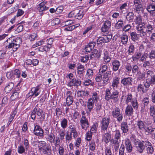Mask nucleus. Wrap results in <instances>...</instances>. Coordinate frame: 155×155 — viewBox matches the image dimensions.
Masks as SVG:
<instances>
[{
	"mask_svg": "<svg viewBox=\"0 0 155 155\" xmlns=\"http://www.w3.org/2000/svg\"><path fill=\"white\" fill-rule=\"evenodd\" d=\"M111 22L108 20L105 21L104 24L101 28L102 32H105L107 31L111 26Z\"/></svg>",
	"mask_w": 155,
	"mask_h": 155,
	"instance_id": "obj_24",
	"label": "nucleus"
},
{
	"mask_svg": "<svg viewBox=\"0 0 155 155\" xmlns=\"http://www.w3.org/2000/svg\"><path fill=\"white\" fill-rule=\"evenodd\" d=\"M137 126L140 130H143L145 127L143 122L141 120H138L137 124Z\"/></svg>",
	"mask_w": 155,
	"mask_h": 155,
	"instance_id": "obj_46",
	"label": "nucleus"
},
{
	"mask_svg": "<svg viewBox=\"0 0 155 155\" xmlns=\"http://www.w3.org/2000/svg\"><path fill=\"white\" fill-rule=\"evenodd\" d=\"M134 14L133 12H129L127 15L126 17V19L129 22H132L133 21L134 17Z\"/></svg>",
	"mask_w": 155,
	"mask_h": 155,
	"instance_id": "obj_38",
	"label": "nucleus"
},
{
	"mask_svg": "<svg viewBox=\"0 0 155 155\" xmlns=\"http://www.w3.org/2000/svg\"><path fill=\"white\" fill-rule=\"evenodd\" d=\"M146 9L150 15H152L155 11V4L151 3H148Z\"/></svg>",
	"mask_w": 155,
	"mask_h": 155,
	"instance_id": "obj_21",
	"label": "nucleus"
},
{
	"mask_svg": "<svg viewBox=\"0 0 155 155\" xmlns=\"http://www.w3.org/2000/svg\"><path fill=\"white\" fill-rule=\"evenodd\" d=\"M108 66L106 65H104L101 66L99 70V73L102 74L105 73L107 70Z\"/></svg>",
	"mask_w": 155,
	"mask_h": 155,
	"instance_id": "obj_50",
	"label": "nucleus"
},
{
	"mask_svg": "<svg viewBox=\"0 0 155 155\" xmlns=\"http://www.w3.org/2000/svg\"><path fill=\"white\" fill-rule=\"evenodd\" d=\"M89 58V56L88 55H85L84 56L81 57L80 60L81 62L86 63H87Z\"/></svg>",
	"mask_w": 155,
	"mask_h": 155,
	"instance_id": "obj_59",
	"label": "nucleus"
},
{
	"mask_svg": "<svg viewBox=\"0 0 155 155\" xmlns=\"http://www.w3.org/2000/svg\"><path fill=\"white\" fill-rule=\"evenodd\" d=\"M46 139L51 143H53L54 142L55 136L53 134H48L47 135Z\"/></svg>",
	"mask_w": 155,
	"mask_h": 155,
	"instance_id": "obj_40",
	"label": "nucleus"
},
{
	"mask_svg": "<svg viewBox=\"0 0 155 155\" xmlns=\"http://www.w3.org/2000/svg\"><path fill=\"white\" fill-rule=\"evenodd\" d=\"M81 84V81L78 79L73 78L68 83L67 85L69 87L80 86Z\"/></svg>",
	"mask_w": 155,
	"mask_h": 155,
	"instance_id": "obj_14",
	"label": "nucleus"
},
{
	"mask_svg": "<svg viewBox=\"0 0 155 155\" xmlns=\"http://www.w3.org/2000/svg\"><path fill=\"white\" fill-rule=\"evenodd\" d=\"M110 119L109 117H103L100 121L101 132L107 131L110 123Z\"/></svg>",
	"mask_w": 155,
	"mask_h": 155,
	"instance_id": "obj_6",
	"label": "nucleus"
},
{
	"mask_svg": "<svg viewBox=\"0 0 155 155\" xmlns=\"http://www.w3.org/2000/svg\"><path fill=\"white\" fill-rule=\"evenodd\" d=\"M91 98H92L94 102L95 103L96 102H97L99 99L97 93L96 92H93L92 93V97Z\"/></svg>",
	"mask_w": 155,
	"mask_h": 155,
	"instance_id": "obj_56",
	"label": "nucleus"
},
{
	"mask_svg": "<svg viewBox=\"0 0 155 155\" xmlns=\"http://www.w3.org/2000/svg\"><path fill=\"white\" fill-rule=\"evenodd\" d=\"M146 75L147 79L150 78L151 77L155 74V73L152 71H146Z\"/></svg>",
	"mask_w": 155,
	"mask_h": 155,
	"instance_id": "obj_58",
	"label": "nucleus"
},
{
	"mask_svg": "<svg viewBox=\"0 0 155 155\" xmlns=\"http://www.w3.org/2000/svg\"><path fill=\"white\" fill-rule=\"evenodd\" d=\"M15 45L14 43L12 41L11 42L9 43L8 45L6 46V48H7L8 49H10L12 48L13 51H16L18 48L15 47Z\"/></svg>",
	"mask_w": 155,
	"mask_h": 155,
	"instance_id": "obj_51",
	"label": "nucleus"
},
{
	"mask_svg": "<svg viewBox=\"0 0 155 155\" xmlns=\"http://www.w3.org/2000/svg\"><path fill=\"white\" fill-rule=\"evenodd\" d=\"M61 126L62 128L64 129L66 128L68 126V120L67 119L63 118L61 119L60 122Z\"/></svg>",
	"mask_w": 155,
	"mask_h": 155,
	"instance_id": "obj_37",
	"label": "nucleus"
},
{
	"mask_svg": "<svg viewBox=\"0 0 155 155\" xmlns=\"http://www.w3.org/2000/svg\"><path fill=\"white\" fill-rule=\"evenodd\" d=\"M141 52L138 51L136 52L132 57L133 61H136L139 58H141Z\"/></svg>",
	"mask_w": 155,
	"mask_h": 155,
	"instance_id": "obj_41",
	"label": "nucleus"
},
{
	"mask_svg": "<svg viewBox=\"0 0 155 155\" xmlns=\"http://www.w3.org/2000/svg\"><path fill=\"white\" fill-rule=\"evenodd\" d=\"M33 133L36 135L40 137L43 136L44 131L41 127L38 125H34Z\"/></svg>",
	"mask_w": 155,
	"mask_h": 155,
	"instance_id": "obj_9",
	"label": "nucleus"
},
{
	"mask_svg": "<svg viewBox=\"0 0 155 155\" xmlns=\"http://www.w3.org/2000/svg\"><path fill=\"white\" fill-rule=\"evenodd\" d=\"M96 144L94 140H92L89 144V149L91 151H94L95 149Z\"/></svg>",
	"mask_w": 155,
	"mask_h": 155,
	"instance_id": "obj_52",
	"label": "nucleus"
},
{
	"mask_svg": "<svg viewBox=\"0 0 155 155\" xmlns=\"http://www.w3.org/2000/svg\"><path fill=\"white\" fill-rule=\"evenodd\" d=\"M112 70L113 72H116L119 70L120 66V62L116 59L112 60L111 61Z\"/></svg>",
	"mask_w": 155,
	"mask_h": 155,
	"instance_id": "obj_13",
	"label": "nucleus"
},
{
	"mask_svg": "<svg viewBox=\"0 0 155 155\" xmlns=\"http://www.w3.org/2000/svg\"><path fill=\"white\" fill-rule=\"evenodd\" d=\"M112 35H108L104 36V39L105 43H108L110 42L111 39Z\"/></svg>",
	"mask_w": 155,
	"mask_h": 155,
	"instance_id": "obj_61",
	"label": "nucleus"
},
{
	"mask_svg": "<svg viewBox=\"0 0 155 155\" xmlns=\"http://www.w3.org/2000/svg\"><path fill=\"white\" fill-rule=\"evenodd\" d=\"M146 144V147H147L146 150L148 154H152L154 151V149L151 143L147 140V142Z\"/></svg>",
	"mask_w": 155,
	"mask_h": 155,
	"instance_id": "obj_28",
	"label": "nucleus"
},
{
	"mask_svg": "<svg viewBox=\"0 0 155 155\" xmlns=\"http://www.w3.org/2000/svg\"><path fill=\"white\" fill-rule=\"evenodd\" d=\"M102 105L100 102H98L95 104L94 111L97 114L100 113L102 110Z\"/></svg>",
	"mask_w": 155,
	"mask_h": 155,
	"instance_id": "obj_34",
	"label": "nucleus"
},
{
	"mask_svg": "<svg viewBox=\"0 0 155 155\" xmlns=\"http://www.w3.org/2000/svg\"><path fill=\"white\" fill-rule=\"evenodd\" d=\"M146 73L140 71H138L137 74V80L143 81L145 78Z\"/></svg>",
	"mask_w": 155,
	"mask_h": 155,
	"instance_id": "obj_31",
	"label": "nucleus"
},
{
	"mask_svg": "<svg viewBox=\"0 0 155 155\" xmlns=\"http://www.w3.org/2000/svg\"><path fill=\"white\" fill-rule=\"evenodd\" d=\"M103 131V132H101L102 134V140L103 141L105 142L106 144H107L109 143L111 138L110 132L109 131L107 132V131Z\"/></svg>",
	"mask_w": 155,
	"mask_h": 155,
	"instance_id": "obj_8",
	"label": "nucleus"
},
{
	"mask_svg": "<svg viewBox=\"0 0 155 155\" xmlns=\"http://www.w3.org/2000/svg\"><path fill=\"white\" fill-rule=\"evenodd\" d=\"M50 47L46 45L42 46L40 47L39 51H45L47 52L49 50Z\"/></svg>",
	"mask_w": 155,
	"mask_h": 155,
	"instance_id": "obj_54",
	"label": "nucleus"
},
{
	"mask_svg": "<svg viewBox=\"0 0 155 155\" xmlns=\"http://www.w3.org/2000/svg\"><path fill=\"white\" fill-rule=\"evenodd\" d=\"M42 88L40 85L37 86L35 87H32L27 96L28 98L35 97L40 94Z\"/></svg>",
	"mask_w": 155,
	"mask_h": 155,
	"instance_id": "obj_3",
	"label": "nucleus"
},
{
	"mask_svg": "<svg viewBox=\"0 0 155 155\" xmlns=\"http://www.w3.org/2000/svg\"><path fill=\"white\" fill-rule=\"evenodd\" d=\"M121 129L124 134L127 133L128 131L129 127L127 122H123L121 123Z\"/></svg>",
	"mask_w": 155,
	"mask_h": 155,
	"instance_id": "obj_30",
	"label": "nucleus"
},
{
	"mask_svg": "<svg viewBox=\"0 0 155 155\" xmlns=\"http://www.w3.org/2000/svg\"><path fill=\"white\" fill-rule=\"evenodd\" d=\"M105 99L107 101L110 99L113 100L114 103L117 102L118 101L119 92L117 90H115L111 93L110 90L107 89L105 91Z\"/></svg>",
	"mask_w": 155,
	"mask_h": 155,
	"instance_id": "obj_2",
	"label": "nucleus"
},
{
	"mask_svg": "<svg viewBox=\"0 0 155 155\" xmlns=\"http://www.w3.org/2000/svg\"><path fill=\"white\" fill-rule=\"evenodd\" d=\"M46 2H42L38 5V10L39 12H42L45 11L47 10L49 7L46 6L45 4Z\"/></svg>",
	"mask_w": 155,
	"mask_h": 155,
	"instance_id": "obj_29",
	"label": "nucleus"
},
{
	"mask_svg": "<svg viewBox=\"0 0 155 155\" xmlns=\"http://www.w3.org/2000/svg\"><path fill=\"white\" fill-rule=\"evenodd\" d=\"M57 147L58 151L60 155H63L66 150L63 144H62L56 146Z\"/></svg>",
	"mask_w": 155,
	"mask_h": 155,
	"instance_id": "obj_32",
	"label": "nucleus"
},
{
	"mask_svg": "<svg viewBox=\"0 0 155 155\" xmlns=\"http://www.w3.org/2000/svg\"><path fill=\"white\" fill-rule=\"evenodd\" d=\"M14 78H20L21 75V71L19 69H16L14 71H12Z\"/></svg>",
	"mask_w": 155,
	"mask_h": 155,
	"instance_id": "obj_48",
	"label": "nucleus"
},
{
	"mask_svg": "<svg viewBox=\"0 0 155 155\" xmlns=\"http://www.w3.org/2000/svg\"><path fill=\"white\" fill-rule=\"evenodd\" d=\"M36 114L38 116H41L40 117V121H42L44 120L45 117V113L40 108H37Z\"/></svg>",
	"mask_w": 155,
	"mask_h": 155,
	"instance_id": "obj_25",
	"label": "nucleus"
},
{
	"mask_svg": "<svg viewBox=\"0 0 155 155\" xmlns=\"http://www.w3.org/2000/svg\"><path fill=\"white\" fill-rule=\"evenodd\" d=\"M135 48L134 45L131 44L129 47L128 52L129 54H132L134 52Z\"/></svg>",
	"mask_w": 155,
	"mask_h": 155,
	"instance_id": "obj_62",
	"label": "nucleus"
},
{
	"mask_svg": "<svg viewBox=\"0 0 155 155\" xmlns=\"http://www.w3.org/2000/svg\"><path fill=\"white\" fill-rule=\"evenodd\" d=\"M120 78L117 77H115L113 79L111 86L112 87L114 91L117 90V89L119 87V85L120 83Z\"/></svg>",
	"mask_w": 155,
	"mask_h": 155,
	"instance_id": "obj_17",
	"label": "nucleus"
},
{
	"mask_svg": "<svg viewBox=\"0 0 155 155\" xmlns=\"http://www.w3.org/2000/svg\"><path fill=\"white\" fill-rule=\"evenodd\" d=\"M111 72L112 71L110 69H109V71L102 74V75L103 76L102 80L104 83H107L108 81L111 79Z\"/></svg>",
	"mask_w": 155,
	"mask_h": 155,
	"instance_id": "obj_12",
	"label": "nucleus"
},
{
	"mask_svg": "<svg viewBox=\"0 0 155 155\" xmlns=\"http://www.w3.org/2000/svg\"><path fill=\"white\" fill-rule=\"evenodd\" d=\"M96 45V42L93 40L90 41L88 44L87 45L84 49L86 52H90L93 49Z\"/></svg>",
	"mask_w": 155,
	"mask_h": 155,
	"instance_id": "obj_19",
	"label": "nucleus"
},
{
	"mask_svg": "<svg viewBox=\"0 0 155 155\" xmlns=\"http://www.w3.org/2000/svg\"><path fill=\"white\" fill-rule=\"evenodd\" d=\"M41 149L39 151L42 152L43 154L45 155H51L52 153L51 147L50 145H47L44 148Z\"/></svg>",
	"mask_w": 155,
	"mask_h": 155,
	"instance_id": "obj_20",
	"label": "nucleus"
},
{
	"mask_svg": "<svg viewBox=\"0 0 155 155\" xmlns=\"http://www.w3.org/2000/svg\"><path fill=\"white\" fill-rule=\"evenodd\" d=\"M130 36L132 40L134 41H138L140 37L138 33L137 34L135 32H133L130 33Z\"/></svg>",
	"mask_w": 155,
	"mask_h": 155,
	"instance_id": "obj_35",
	"label": "nucleus"
},
{
	"mask_svg": "<svg viewBox=\"0 0 155 155\" xmlns=\"http://www.w3.org/2000/svg\"><path fill=\"white\" fill-rule=\"evenodd\" d=\"M102 74L101 73H99L98 72L96 75L95 78V80L97 82H99L101 81L103 77H102Z\"/></svg>",
	"mask_w": 155,
	"mask_h": 155,
	"instance_id": "obj_63",
	"label": "nucleus"
},
{
	"mask_svg": "<svg viewBox=\"0 0 155 155\" xmlns=\"http://www.w3.org/2000/svg\"><path fill=\"white\" fill-rule=\"evenodd\" d=\"M84 11L83 10H79L78 12L77 13L76 15H75L76 17H78L77 18V19H78L79 20L83 18L84 15Z\"/></svg>",
	"mask_w": 155,
	"mask_h": 155,
	"instance_id": "obj_53",
	"label": "nucleus"
},
{
	"mask_svg": "<svg viewBox=\"0 0 155 155\" xmlns=\"http://www.w3.org/2000/svg\"><path fill=\"white\" fill-rule=\"evenodd\" d=\"M147 140H142L140 143H139L137 145H136V147L137 150L140 153H142L144 150L145 147H146Z\"/></svg>",
	"mask_w": 155,
	"mask_h": 155,
	"instance_id": "obj_10",
	"label": "nucleus"
},
{
	"mask_svg": "<svg viewBox=\"0 0 155 155\" xmlns=\"http://www.w3.org/2000/svg\"><path fill=\"white\" fill-rule=\"evenodd\" d=\"M122 98L125 99V103L127 104H129L130 103L134 109H137L139 106V104L137 101V99L136 97H134L131 93H128L125 96L124 95L122 96Z\"/></svg>",
	"mask_w": 155,
	"mask_h": 155,
	"instance_id": "obj_1",
	"label": "nucleus"
},
{
	"mask_svg": "<svg viewBox=\"0 0 155 155\" xmlns=\"http://www.w3.org/2000/svg\"><path fill=\"white\" fill-rule=\"evenodd\" d=\"M143 27H145V29L147 31V35H148V37H149L153 30V25L148 22L147 23H145V25H144Z\"/></svg>",
	"mask_w": 155,
	"mask_h": 155,
	"instance_id": "obj_26",
	"label": "nucleus"
},
{
	"mask_svg": "<svg viewBox=\"0 0 155 155\" xmlns=\"http://www.w3.org/2000/svg\"><path fill=\"white\" fill-rule=\"evenodd\" d=\"M11 41L14 43L15 45V47L18 48L20 47V44L21 43V39L20 37H17L11 40Z\"/></svg>",
	"mask_w": 155,
	"mask_h": 155,
	"instance_id": "obj_33",
	"label": "nucleus"
},
{
	"mask_svg": "<svg viewBox=\"0 0 155 155\" xmlns=\"http://www.w3.org/2000/svg\"><path fill=\"white\" fill-rule=\"evenodd\" d=\"M80 125L82 129L87 130L89 127V122L88 119L85 117H82L80 121Z\"/></svg>",
	"mask_w": 155,
	"mask_h": 155,
	"instance_id": "obj_11",
	"label": "nucleus"
},
{
	"mask_svg": "<svg viewBox=\"0 0 155 155\" xmlns=\"http://www.w3.org/2000/svg\"><path fill=\"white\" fill-rule=\"evenodd\" d=\"M38 147L39 148V151L41 150V148H44L47 145H48L46 142L44 141H38Z\"/></svg>",
	"mask_w": 155,
	"mask_h": 155,
	"instance_id": "obj_44",
	"label": "nucleus"
},
{
	"mask_svg": "<svg viewBox=\"0 0 155 155\" xmlns=\"http://www.w3.org/2000/svg\"><path fill=\"white\" fill-rule=\"evenodd\" d=\"M145 25V23L143 22L141 24L137 25L136 26V29L137 32L140 36L142 38L148 37L147 31L145 29V27L143 26Z\"/></svg>",
	"mask_w": 155,
	"mask_h": 155,
	"instance_id": "obj_5",
	"label": "nucleus"
},
{
	"mask_svg": "<svg viewBox=\"0 0 155 155\" xmlns=\"http://www.w3.org/2000/svg\"><path fill=\"white\" fill-rule=\"evenodd\" d=\"M14 86V84L12 82L10 83L5 88V92L7 93L10 92Z\"/></svg>",
	"mask_w": 155,
	"mask_h": 155,
	"instance_id": "obj_39",
	"label": "nucleus"
},
{
	"mask_svg": "<svg viewBox=\"0 0 155 155\" xmlns=\"http://www.w3.org/2000/svg\"><path fill=\"white\" fill-rule=\"evenodd\" d=\"M112 138L110 140L112 143H120L121 140V134L119 130H116L113 132L112 134Z\"/></svg>",
	"mask_w": 155,
	"mask_h": 155,
	"instance_id": "obj_7",
	"label": "nucleus"
},
{
	"mask_svg": "<svg viewBox=\"0 0 155 155\" xmlns=\"http://www.w3.org/2000/svg\"><path fill=\"white\" fill-rule=\"evenodd\" d=\"M19 94L18 92H14L10 97V99L12 101H14L18 97Z\"/></svg>",
	"mask_w": 155,
	"mask_h": 155,
	"instance_id": "obj_57",
	"label": "nucleus"
},
{
	"mask_svg": "<svg viewBox=\"0 0 155 155\" xmlns=\"http://www.w3.org/2000/svg\"><path fill=\"white\" fill-rule=\"evenodd\" d=\"M78 93L80 94L81 96H87L89 94V93L86 90H82L78 91Z\"/></svg>",
	"mask_w": 155,
	"mask_h": 155,
	"instance_id": "obj_55",
	"label": "nucleus"
},
{
	"mask_svg": "<svg viewBox=\"0 0 155 155\" xmlns=\"http://www.w3.org/2000/svg\"><path fill=\"white\" fill-rule=\"evenodd\" d=\"M124 24V21L121 19L118 20L117 22L115 24V28L117 29H120L122 27Z\"/></svg>",
	"mask_w": 155,
	"mask_h": 155,
	"instance_id": "obj_47",
	"label": "nucleus"
},
{
	"mask_svg": "<svg viewBox=\"0 0 155 155\" xmlns=\"http://www.w3.org/2000/svg\"><path fill=\"white\" fill-rule=\"evenodd\" d=\"M121 41L122 43L124 45L127 44L128 41V37L126 35H123L120 37Z\"/></svg>",
	"mask_w": 155,
	"mask_h": 155,
	"instance_id": "obj_45",
	"label": "nucleus"
},
{
	"mask_svg": "<svg viewBox=\"0 0 155 155\" xmlns=\"http://www.w3.org/2000/svg\"><path fill=\"white\" fill-rule=\"evenodd\" d=\"M149 58L150 60H152L153 59L155 60V50H152L151 51L149 54Z\"/></svg>",
	"mask_w": 155,
	"mask_h": 155,
	"instance_id": "obj_64",
	"label": "nucleus"
},
{
	"mask_svg": "<svg viewBox=\"0 0 155 155\" xmlns=\"http://www.w3.org/2000/svg\"><path fill=\"white\" fill-rule=\"evenodd\" d=\"M77 73L79 75H82L84 72V66L81 64H80L77 67Z\"/></svg>",
	"mask_w": 155,
	"mask_h": 155,
	"instance_id": "obj_36",
	"label": "nucleus"
},
{
	"mask_svg": "<svg viewBox=\"0 0 155 155\" xmlns=\"http://www.w3.org/2000/svg\"><path fill=\"white\" fill-rule=\"evenodd\" d=\"M154 64L155 63L154 61L152 60H150V61H145L143 63V66L144 68H147L149 67L150 66H153Z\"/></svg>",
	"mask_w": 155,
	"mask_h": 155,
	"instance_id": "obj_42",
	"label": "nucleus"
},
{
	"mask_svg": "<svg viewBox=\"0 0 155 155\" xmlns=\"http://www.w3.org/2000/svg\"><path fill=\"white\" fill-rule=\"evenodd\" d=\"M111 114L113 117L117 119L119 122H121L123 119V114L118 107H115L112 110Z\"/></svg>",
	"mask_w": 155,
	"mask_h": 155,
	"instance_id": "obj_4",
	"label": "nucleus"
},
{
	"mask_svg": "<svg viewBox=\"0 0 155 155\" xmlns=\"http://www.w3.org/2000/svg\"><path fill=\"white\" fill-rule=\"evenodd\" d=\"M95 70L91 68H88L86 70L85 77L86 78H91L95 74Z\"/></svg>",
	"mask_w": 155,
	"mask_h": 155,
	"instance_id": "obj_27",
	"label": "nucleus"
},
{
	"mask_svg": "<svg viewBox=\"0 0 155 155\" xmlns=\"http://www.w3.org/2000/svg\"><path fill=\"white\" fill-rule=\"evenodd\" d=\"M132 78L131 77L124 78L121 80V83L123 86L127 87L132 85Z\"/></svg>",
	"mask_w": 155,
	"mask_h": 155,
	"instance_id": "obj_16",
	"label": "nucleus"
},
{
	"mask_svg": "<svg viewBox=\"0 0 155 155\" xmlns=\"http://www.w3.org/2000/svg\"><path fill=\"white\" fill-rule=\"evenodd\" d=\"M127 105L125 110V114L128 116H132L134 114V108L132 105Z\"/></svg>",
	"mask_w": 155,
	"mask_h": 155,
	"instance_id": "obj_18",
	"label": "nucleus"
},
{
	"mask_svg": "<svg viewBox=\"0 0 155 155\" xmlns=\"http://www.w3.org/2000/svg\"><path fill=\"white\" fill-rule=\"evenodd\" d=\"M73 97L66 98V103L68 106H69L72 104L73 102Z\"/></svg>",
	"mask_w": 155,
	"mask_h": 155,
	"instance_id": "obj_60",
	"label": "nucleus"
},
{
	"mask_svg": "<svg viewBox=\"0 0 155 155\" xmlns=\"http://www.w3.org/2000/svg\"><path fill=\"white\" fill-rule=\"evenodd\" d=\"M124 141L127 151L129 153H130L133 148L131 142L128 139H125Z\"/></svg>",
	"mask_w": 155,
	"mask_h": 155,
	"instance_id": "obj_22",
	"label": "nucleus"
},
{
	"mask_svg": "<svg viewBox=\"0 0 155 155\" xmlns=\"http://www.w3.org/2000/svg\"><path fill=\"white\" fill-rule=\"evenodd\" d=\"M94 102L92 98H90L87 102V108L88 110H87V113H90L93 109L94 107Z\"/></svg>",
	"mask_w": 155,
	"mask_h": 155,
	"instance_id": "obj_23",
	"label": "nucleus"
},
{
	"mask_svg": "<svg viewBox=\"0 0 155 155\" xmlns=\"http://www.w3.org/2000/svg\"><path fill=\"white\" fill-rule=\"evenodd\" d=\"M58 130H59L58 133H59V135L60 137V139L61 140H63L64 139L65 136V131L64 129H61L60 128H57Z\"/></svg>",
	"mask_w": 155,
	"mask_h": 155,
	"instance_id": "obj_49",
	"label": "nucleus"
},
{
	"mask_svg": "<svg viewBox=\"0 0 155 155\" xmlns=\"http://www.w3.org/2000/svg\"><path fill=\"white\" fill-rule=\"evenodd\" d=\"M81 115L77 111H75L73 114L72 119L74 122L76 123L78 119L80 117Z\"/></svg>",
	"mask_w": 155,
	"mask_h": 155,
	"instance_id": "obj_43",
	"label": "nucleus"
},
{
	"mask_svg": "<svg viewBox=\"0 0 155 155\" xmlns=\"http://www.w3.org/2000/svg\"><path fill=\"white\" fill-rule=\"evenodd\" d=\"M103 58L105 64H107L111 60V58L109 52L107 50H104L103 54Z\"/></svg>",
	"mask_w": 155,
	"mask_h": 155,
	"instance_id": "obj_15",
	"label": "nucleus"
}]
</instances>
